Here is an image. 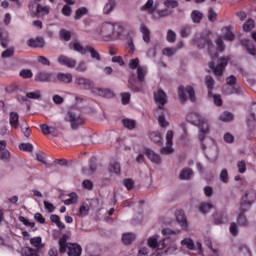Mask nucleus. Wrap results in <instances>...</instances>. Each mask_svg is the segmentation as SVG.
<instances>
[{
    "mask_svg": "<svg viewBox=\"0 0 256 256\" xmlns=\"http://www.w3.org/2000/svg\"><path fill=\"white\" fill-rule=\"evenodd\" d=\"M122 123H123L124 127H126V129H130V130L133 129L136 125L135 120L128 119V118L123 119Z\"/></svg>",
    "mask_w": 256,
    "mask_h": 256,
    "instance_id": "c03bdc74",
    "label": "nucleus"
},
{
    "mask_svg": "<svg viewBox=\"0 0 256 256\" xmlns=\"http://www.w3.org/2000/svg\"><path fill=\"white\" fill-rule=\"evenodd\" d=\"M64 121L70 123L73 129H77L79 125H83L85 119L83 117L73 111H68L64 116Z\"/></svg>",
    "mask_w": 256,
    "mask_h": 256,
    "instance_id": "0eeeda50",
    "label": "nucleus"
},
{
    "mask_svg": "<svg viewBox=\"0 0 256 256\" xmlns=\"http://www.w3.org/2000/svg\"><path fill=\"white\" fill-rule=\"evenodd\" d=\"M27 45L34 49H42V47H45V39L43 37L31 38L27 41Z\"/></svg>",
    "mask_w": 256,
    "mask_h": 256,
    "instance_id": "2eb2a0df",
    "label": "nucleus"
},
{
    "mask_svg": "<svg viewBox=\"0 0 256 256\" xmlns=\"http://www.w3.org/2000/svg\"><path fill=\"white\" fill-rule=\"evenodd\" d=\"M75 83L80 89H91V81L87 78L79 77L75 80Z\"/></svg>",
    "mask_w": 256,
    "mask_h": 256,
    "instance_id": "f3484780",
    "label": "nucleus"
},
{
    "mask_svg": "<svg viewBox=\"0 0 256 256\" xmlns=\"http://www.w3.org/2000/svg\"><path fill=\"white\" fill-rule=\"evenodd\" d=\"M27 97H28V99H40L41 92L35 91V92L27 93Z\"/></svg>",
    "mask_w": 256,
    "mask_h": 256,
    "instance_id": "69168bd1",
    "label": "nucleus"
},
{
    "mask_svg": "<svg viewBox=\"0 0 256 256\" xmlns=\"http://www.w3.org/2000/svg\"><path fill=\"white\" fill-rule=\"evenodd\" d=\"M83 15H87V8H85V7L79 8L76 11L74 19H76V20L81 19V17H83Z\"/></svg>",
    "mask_w": 256,
    "mask_h": 256,
    "instance_id": "3c124183",
    "label": "nucleus"
},
{
    "mask_svg": "<svg viewBox=\"0 0 256 256\" xmlns=\"http://www.w3.org/2000/svg\"><path fill=\"white\" fill-rule=\"evenodd\" d=\"M60 37L64 41H69V39H71V32L67 30H60Z\"/></svg>",
    "mask_w": 256,
    "mask_h": 256,
    "instance_id": "e2e57ef3",
    "label": "nucleus"
},
{
    "mask_svg": "<svg viewBox=\"0 0 256 256\" xmlns=\"http://www.w3.org/2000/svg\"><path fill=\"white\" fill-rule=\"evenodd\" d=\"M158 123L160 127H163V128L169 127V122L167 121L164 115H160L158 117Z\"/></svg>",
    "mask_w": 256,
    "mask_h": 256,
    "instance_id": "bf43d9fd",
    "label": "nucleus"
},
{
    "mask_svg": "<svg viewBox=\"0 0 256 256\" xmlns=\"http://www.w3.org/2000/svg\"><path fill=\"white\" fill-rule=\"evenodd\" d=\"M98 32L104 41H115L121 39V33H123V27L119 23L115 22H103Z\"/></svg>",
    "mask_w": 256,
    "mask_h": 256,
    "instance_id": "f03ea898",
    "label": "nucleus"
},
{
    "mask_svg": "<svg viewBox=\"0 0 256 256\" xmlns=\"http://www.w3.org/2000/svg\"><path fill=\"white\" fill-rule=\"evenodd\" d=\"M181 245H182V247L188 248L190 251L195 250V242L191 238H184L181 241Z\"/></svg>",
    "mask_w": 256,
    "mask_h": 256,
    "instance_id": "c756f323",
    "label": "nucleus"
},
{
    "mask_svg": "<svg viewBox=\"0 0 256 256\" xmlns=\"http://www.w3.org/2000/svg\"><path fill=\"white\" fill-rule=\"evenodd\" d=\"M219 177H220V181H222V183H229V172H227V169H222Z\"/></svg>",
    "mask_w": 256,
    "mask_h": 256,
    "instance_id": "a18cd8bd",
    "label": "nucleus"
},
{
    "mask_svg": "<svg viewBox=\"0 0 256 256\" xmlns=\"http://www.w3.org/2000/svg\"><path fill=\"white\" fill-rule=\"evenodd\" d=\"M20 77H22L23 79H31V77H33V72H31V70H21L20 71Z\"/></svg>",
    "mask_w": 256,
    "mask_h": 256,
    "instance_id": "052dcab7",
    "label": "nucleus"
},
{
    "mask_svg": "<svg viewBox=\"0 0 256 256\" xmlns=\"http://www.w3.org/2000/svg\"><path fill=\"white\" fill-rule=\"evenodd\" d=\"M154 101L158 109H165V103H167V94L165 91L158 90L154 93Z\"/></svg>",
    "mask_w": 256,
    "mask_h": 256,
    "instance_id": "f8f14e48",
    "label": "nucleus"
},
{
    "mask_svg": "<svg viewBox=\"0 0 256 256\" xmlns=\"http://www.w3.org/2000/svg\"><path fill=\"white\" fill-rule=\"evenodd\" d=\"M227 85H230L232 87H239L237 83V78L235 76H229L226 78Z\"/></svg>",
    "mask_w": 256,
    "mask_h": 256,
    "instance_id": "680f3d73",
    "label": "nucleus"
},
{
    "mask_svg": "<svg viewBox=\"0 0 256 256\" xmlns=\"http://www.w3.org/2000/svg\"><path fill=\"white\" fill-rule=\"evenodd\" d=\"M208 19L209 21H216L217 20V12L214 9H210L208 11Z\"/></svg>",
    "mask_w": 256,
    "mask_h": 256,
    "instance_id": "338daca9",
    "label": "nucleus"
},
{
    "mask_svg": "<svg viewBox=\"0 0 256 256\" xmlns=\"http://www.w3.org/2000/svg\"><path fill=\"white\" fill-rule=\"evenodd\" d=\"M69 236L64 235L59 240L60 253H67L68 256H81L83 248L77 243H68Z\"/></svg>",
    "mask_w": 256,
    "mask_h": 256,
    "instance_id": "7ed1b4c3",
    "label": "nucleus"
},
{
    "mask_svg": "<svg viewBox=\"0 0 256 256\" xmlns=\"http://www.w3.org/2000/svg\"><path fill=\"white\" fill-rule=\"evenodd\" d=\"M165 7H167L168 9H175V7L179 6V3L175 0H166L164 2Z\"/></svg>",
    "mask_w": 256,
    "mask_h": 256,
    "instance_id": "864d4df0",
    "label": "nucleus"
},
{
    "mask_svg": "<svg viewBox=\"0 0 256 256\" xmlns=\"http://www.w3.org/2000/svg\"><path fill=\"white\" fill-rule=\"evenodd\" d=\"M193 175V171L189 168H186L180 172V179L187 180Z\"/></svg>",
    "mask_w": 256,
    "mask_h": 256,
    "instance_id": "37998d69",
    "label": "nucleus"
},
{
    "mask_svg": "<svg viewBox=\"0 0 256 256\" xmlns=\"http://www.w3.org/2000/svg\"><path fill=\"white\" fill-rule=\"evenodd\" d=\"M42 238L41 237H34L30 239V244L33 247H36V249H39L41 247Z\"/></svg>",
    "mask_w": 256,
    "mask_h": 256,
    "instance_id": "de8ad7c7",
    "label": "nucleus"
},
{
    "mask_svg": "<svg viewBox=\"0 0 256 256\" xmlns=\"http://www.w3.org/2000/svg\"><path fill=\"white\" fill-rule=\"evenodd\" d=\"M89 213V206L87 203H82L79 210H78V215L80 217H85Z\"/></svg>",
    "mask_w": 256,
    "mask_h": 256,
    "instance_id": "79ce46f5",
    "label": "nucleus"
},
{
    "mask_svg": "<svg viewBox=\"0 0 256 256\" xmlns=\"http://www.w3.org/2000/svg\"><path fill=\"white\" fill-rule=\"evenodd\" d=\"M50 220L52 221V223H55V225H57L59 229H65V223L61 221V218L58 215L52 214L50 216Z\"/></svg>",
    "mask_w": 256,
    "mask_h": 256,
    "instance_id": "2f4dec72",
    "label": "nucleus"
},
{
    "mask_svg": "<svg viewBox=\"0 0 256 256\" xmlns=\"http://www.w3.org/2000/svg\"><path fill=\"white\" fill-rule=\"evenodd\" d=\"M149 137L154 143H160V145L163 143V137H161V133L159 132H151Z\"/></svg>",
    "mask_w": 256,
    "mask_h": 256,
    "instance_id": "e433bc0d",
    "label": "nucleus"
},
{
    "mask_svg": "<svg viewBox=\"0 0 256 256\" xmlns=\"http://www.w3.org/2000/svg\"><path fill=\"white\" fill-rule=\"evenodd\" d=\"M68 197V199L64 200V205H75L79 201V196L75 192L70 193Z\"/></svg>",
    "mask_w": 256,
    "mask_h": 256,
    "instance_id": "bb28decb",
    "label": "nucleus"
},
{
    "mask_svg": "<svg viewBox=\"0 0 256 256\" xmlns=\"http://www.w3.org/2000/svg\"><path fill=\"white\" fill-rule=\"evenodd\" d=\"M178 96L180 103H185L187 99H190V101H195V90L191 86H187L186 88L180 86L178 89Z\"/></svg>",
    "mask_w": 256,
    "mask_h": 256,
    "instance_id": "6e6552de",
    "label": "nucleus"
},
{
    "mask_svg": "<svg viewBox=\"0 0 256 256\" xmlns=\"http://www.w3.org/2000/svg\"><path fill=\"white\" fill-rule=\"evenodd\" d=\"M139 58H133L129 61L128 67L132 70L137 69L138 81L143 83L145 76L147 75V67L139 65Z\"/></svg>",
    "mask_w": 256,
    "mask_h": 256,
    "instance_id": "423d86ee",
    "label": "nucleus"
},
{
    "mask_svg": "<svg viewBox=\"0 0 256 256\" xmlns=\"http://www.w3.org/2000/svg\"><path fill=\"white\" fill-rule=\"evenodd\" d=\"M255 27V21L253 19H248L244 24H243V29L244 31H251Z\"/></svg>",
    "mask_w": 256,
    "mask_h": 256,
    "instance_id": "49530a36",
    "label": "nucleus"
},
{
    "mask_svg": "<svg viewBox=\"0 0 256 256\" xmlns=\"http://www.w3.org/2000/svg\"><path fill=\"white\" fill-rule=\"evenodd\" d=\"M140 31L142 33L143 41L145 43H150L151 42V31L149 30V28H147V26L142 24L140 26Z\"/></svg>",
    "mask_w": 256,
    "mask_h": 256,
    "instance_id": "6ab92c4d",
    "label": "nucleus"
},
{
    "mask_svg": "<svg viewBox=\"0 0 256 256\" xmlns=\"http://www.w3.org/2000/svg\"><path fill=\"white\" fill-rule=\"evenodd\" d=\"M196 126L199 128L201 133H209V123L207 122V119L202 118L200 123L196 124Z\"/></svg>",
    "mask_w": 256,
    "mask_h": 256,
    "instance_id": "a878e982",
    "label": "nucleus"
},
{
    "mask_svg": "<svg viewBox=\"0 0 256 256\" xmlns=\"http://www.w3.org/2000/svg\"><path fill=\"white\" fill-rule=\"evenodd\" d=\"M202 119L203 117L201 116V114L197 112H190L186 116V121H188V123H191L192 125H199Z\"/></svg>",
    "mask_w": 256,
    "mask_h": 256,
    "instance_id": "dca6fc26",
    "label": "nucleus"
},
{
    "mask_svg": "<svg viewBox=\"0 0 256 256\" xmlns=\"http://www.w3.org/2000/svg\"><path fill=\"white\" fill-rule=\"evenodd\" d=\"M211 209H213V204H211V203L202 202L199 205V211H200V213H203L204 215H205V213H209V211H211Z\"/></svg>",
    "mask_w": 256,
    "mask_h": 256,
    "instance_id": "58836bf2",
    "label": "nucleus"
},
{
    "mask_svg": "<svg viewBox=\"0 0 256 256\" xmlns=\"http://www.w3.org/2000/svg\"><path fill=\"white\" fill-rule=\"evenodd\" d=\"M228 64H229V58H221L217 66H215V63L213 62H210L208 66L210 69H212L216 77H221V75H223V72L225 71V68L227 67Z\"/></svg>",
    "mask_w": 256,
    "mask_h": 256,
    "instance_id": "1a4fd4ad",
    "label": "nucleus"
},
{
    "mask_svg": "<svg viewBox=\"0 0 256 256\" xmlns=\"http://www.w3.org/2000/svg\"><path fill=\"white\" fill-rule=\"evenodd\" d=\"M223 93H225V95H233L234 93H239V86H231L227 84L223 88Z\"/></svg>",
    "mask_w": 256,
    "mask_h": 256,
    "instance_id": "7c9ffc66",
    "label": "nucleus"
},
{
    "mask_svg": "<svg viewBox=\"0 0 256 256\" xmlns=\"http://www.w3.org/2000/svg\"><path fill=\"white\" fill-rule=\"evenodd\" d=\"M242 45H244L247 48V52L250 55H253V56L256 55V48H255V46H253V43L250 40L242 41Z\"/></svg>",
    "mask_w": 256,
    "mask_h": 256,
    "instance_id": "c85d7f7f",
    "label": "nucleus"
},
{
    "mask_svg": "<svg viewBox=\"0 0 256 256\" xmlns=\"http://www.w3.org/2000/svg\"><path fill=\"white\" fill-rule=\"evenodd\" d=\"M166 39L169 43H175V39H177V34L173 30H168Z\"/></svg>",
    "mask_w": 256,
    "mask_h": 256,
    "instance_id": "8fccbe9b",
    "label": "nucleus"
},
{
    "mask_svg": "<svg viewBox=\"0 0 256 256\" xmlns=\"http://www.w3.org/2000/svg\"><path fill=\"white\" fill-rule=\"evenodd\" d=\"M145 153H146L148 159H150V161H152V163H161V157L158 156V154L155 153V151H153L149 148H146Z\"/></svg>",
    "mask_w": 256,
    "mask_h": 256,
    "instance_id": "a211bd4d",
    "label": "nucleus"
},
{
    "mask_svg": "<svg viewBox=\"0 0 256 256\" xmlns=\"http://www.w3.org/2000/svg\"><path fill=\"white\" fill-rule=\"evenodd\" d=\"M214 222L216 223V225H221V223H226L227 222V212L226 211L218 212L214 216Z\"/></svg>",
    "mask_w": 256,
    "mask_h": 256,
    "instance_id": "aec40b11",
    "label": "nucleus"
},
{
    "mask_svg": "<svg viewBox=\"0 0 256 256\" xmlns=\"http://www.w3.org/2000/svg\"><path fill=\"white\" fill-rule=\"evenodd\" d=\"M205 85L208 89V95L211 97V91H213V87L215 85V80H213V77L211 76H206L205 78Z\"/></svg>",
    "mask_w": 256,
    "mask_h": 256,
    "instance_id": "72a5a7b5",
    "label": "nucleus"
},
{
    "mask_svg": "<svg viewBox=\"0 0 256 256\" xmlns=\"http://www.w3.org/2000/svg\"><path fill=\"white\" fill-rule=\"evenodd\" d=\"M109 171L110 173H115L116 175H119V173H121V164L115 161L111 162L109 165Z\"/></svg>",
    "mask_w": 256,
    "mask_h": 256,
    "instance_id": "c9c22d12",
    "label": "nucleus"
},
{
    "mask_svg": "<svg viewBox=\"0 0 256 256\" xmlns=\"http://www.w3.org/2000/svg\"><path fill=\"white\" fill-rule=\"evenodd\" d=\"M0 43L3 48L9 45V33L0 29Z\"/></svg>",
    "mask_w": 256,
    "mask_h": 256,
    "instance_id": "b1692460",
    "label": "nucleus"
},
{
    "mask_svg": "<svg viewBox=\"0 0 256 256\" xmlns=\"http://www.w3.org/2000/svg\"><path fill=\"white\" fill-rule=\"evenodd\" d=\"M194 44L197 45L198 49H205L206 47L212 61L219 57V52L221 53L225 51V44H223L221 37H218L216 40V47L213 45L209 37H196Z\"/></svg>",
    "mask_w": 256,
    "mask_h": 256,
    "instance_id": "f257e3e1",
    "label": "nucleus"
},
{
    "mask_svg": "<svg viewBox=\"0 0 256 256\" xmlns=\"http://www.w3.org/2000/svg\"><path fill=\"white\" fill-rule=\"evenodd\" d=\"M19 149L21 151H26L27 153H31L33 151V145L30 143H22L19 145Z\"/></svg>",
    "mask_w": 256,
    "mask_h": 256,
    "instance_id": "09e8293b",
    "label": "nucleus"
},
{
    "mask_svg": "<svg viewBox=\"0 0 256 256\" xmlns=\"http://www.w3.org/2000/svg\"><path fill=\"white\" fill-rule=\"evenodd\" d=\"M175 217L181 229L187 231V229L189 228V223L187 222V218L185 217V213L183 212V210H177L175 212Z\"/></svg>",
    "mask_w": 256,
    "mask_h": 256,
    "instance_id": "ddd939ff",
    "label": "nucleus"
},
{
    "mask_svg": "<svg viewBox=\"0 0 256 256\" xmlns=\"http://www.w3.org/2000/svg\"><path fill=\"white\" fill-rule=\"evenodd\" d=\"M1 159L6 163H8V161H11V152H9V150H3L1 152Z\"/></svg>",
    "mask_w": 256,
    "mask_h": 256,
    "instance_id": "5fc2aeb1",
    "label": "nucleus"
},
{
    "mask_svg": "<svg viewBox=\"0 0 256 256\" xmlns=\"http://www.w3.org/2000/svg\"><path fill=\"white\" fill-rule=\"evenodd\" d=\"M36 15L43 17L44 15H49V6H43L39 3L36 4Z\"/></svg>",
    "mask_w": 256,
    "mask_h": 256,
    "instance_id": "393cba45",
    "label": "nucleus"
},
{
    "mask_svg": "<svg viewBox=\"0 0 256 256\" xmlns=\"http://www.w3.org/2000/svg\"><path fill=\"white\" fill-rule=\"evenodd\" d=\"M115 5V0H108L103 8L104 15H109V13L113 12V9H115Z\"/></svg>",
    "mask_w": 256,
    "mask_h": 256,
    "instance_id": "cd10ccee",
    "label": "nucleus"
},
{
    "mask_svg": "<svg viewBox=\"0 0 256 256\" xmlns=\"http://www.w3.org/2000/svg\"><path fill=\"white\" fill-rule=\"evenodd\" d=\"M70 48L74 51H77V53H80L81 55H85L86 53H90L92 59H96V61H100L101 55L95 48L91 46H83L79 42H73L70 44Z\"/></svg>",
    "mask_w": 256,
    "mask_h": 256,
    "instance_id": "20e7f679",
    "label": "nucleus"
},
{
    "mask_svg": "<svg viewBox=\"0 0 256 256\" xmlns=\"http://www.w3.org/2000/svg\"><path fill=\"white\" fill-rule=\"evenodd\" d=\"M9 121L13 129H19V114L17 112L10 113Z\"/></svg>",
    "mask_w": 256,
    "mask_h": 256,
    "instance_id": "412c9836",
    "label": "nucleus"
},
{
    "mask_svg": "<svg viewBox=\"0 0 256 256\" xmlns=\"http://www.w3.org/2000/svg\"><path fill=\"white\" fill-rule=\"evenodd\" d=\"M181 37H189L191 35V28L189 26H184L180 28Z\"/></svg>",
    "mask_w": 256,
    "mask_h": 256,
    "instance_id": "6e6d98bb",
    "label": "nucleus"
},
{
    "mask_svg": "<svg viewBox=\"0 0 256 256\" xmlns=\"http://www.w3.org/2000/svg\"><path fill=\"white\" fill-rule=\"evenodd\" d=\"M220 121H223L224 123H229L233 119V114L231 112H223L220 117Z\"/></svg>",
    "mask_w": 256,
    "mask_h": 256,
    "instance_id": "ea45409f",
    "label": "nucleus"
},
{
    "mask_svg": "<svg viewBox=\"0 0 256 256\" xmlns=\"http://www.w3.org/2000/svg\"><path fill=\"white\" fill-rule=\"evenodd\" d=\"M44 207L48 213H53V211H55V206L49 201H44Z\"/></svg>",
    "mask_w": 256,
    "mask_h": 256,
    "instance_id": "0e129e2a",
    "label": "nucleus"
},
{
    "mask_svg": "<svg viewBox=\"0 0 256 256\" xmlns=\"http://www.w3.org/2000/svg\"><path fill=\"white\" fill-rule=\"evenodd\" d=\"M20 223H23V225H26V227H30L31 229H33V227H35V224L31 221H29L28 219H26L23 216H20L19 218Z\"/></svg>",
    "mask_w": 256,
    "mask_h": 256,
    "instance_id": "4d7b16f0",
    "label": "nucleus"
},
{
    "mask_svg": "<svg viewBox=\"0 0 256 256\" xmlns=\"http://www.w3.org/2000/svg\"><path fill=\"white\" fill-rule=\"evenodd\" d=\"M237 169L239 173H245L247 171V164L245 163V161H239L237 163Z\"/></svg>",
    "mask_w": 256,
    "mask_h": 256,
    "instance_id": "13d9d810",
    "label": "nucleus"
},
{
    "mask_svg": "<svg viewBox=\"0 0 256 256\" xmlns=\"http://www.w3.org/2000/svg\"><path fill=\"white\" fill-rule=\"evenodd\" d=\"M57 79L60 83H72L73 82V75L69 73H58Z\"/></svg>",
    "mask_w": 256,
    "mask_h": 256,
    "instance_id": "4be33fe9",
    "label": "nucleus"
},
{
    "mask_svg": "<svg viewBox=\"0 0 256 256\" xmlns=\"http://www.w3.org/2000/svg\"><path fill=\"white\" fill-rule=\"evenodd\" d=\"M25 255L26 256H39L37 251H35L33 248H30V247L25 249Z\"/></svg>",
    "mask_w": 256,
    "mask_h": 256,
    "instance_id": "774afa93",
    "label": "nucleus"
},
{
    "mask_svg": "<svg viewBox=\"0 0 256 256\" xmlns=\"http://www.w3.org/2000/svg\"><path fill=\"white\" fill-rule=\"evenodd\" d=\"M15 55V48L9 47L5 51L2 52L1 56L3 59H9V57H13Z\"/></svg>",
    "mask_w": 256,
    "mask_h": 256,
    "instance_id": "a19ab883",
    "label": "nucleus"
},
{
    "mask_svg": "<svg viewBox=\"0 0 256 256\" xmlns=\"http://www.w3.org/2000/svg\"><path fill=\"white\" fill-rule=\"evenodd\" d=\"M256 200V192L255 190L248 191L243 197H242V204L240 206V211H247L253 203H255Z\"/></svg>",
    "mask_w": 256,
    "mask_h": 256,
    "instance_id": "9d476101",
    "label": "nucleus"
},
{
    "mask_svg": "<svg viewBox=\"0 0 256 256\" xmlns=\"http://www.w3.org/2000/svg\"><path fill=\"white\" fill-rule=\"evenodd\" d=\"M191 19L193 23H201V19H203V13L199 10H194L191 13Z\"/></svg>",
    "mask_w": 256,
    "mask_h": 256,
    "instance_id": "f704fd0d",
    "label": "nucleus"
},
{
    "mask_svg": "<svg viewBox=\"0 0 256 256\" xmlns=\"http://www.w3.org/2000/svg\"><path fill=\"white\" fill-rule=\"evenodd\" d=\"M36 81H40L41 83H47L51 81V74L47 72H41L36 76Z\"/></svg>",
    "mask_w": 256,
    "mask_h": 256,
    "instance_id": "473e14b6",
    "label": "nucleus"
},
{
    "mask_svg": "<svg viewBox=\"0 0 256 256\" xmlns=\"http://www.w3.org/2000/svg\"><path fill=\"white\" fill-rule=\"evenodd\" d=\"M122 241L123 243H125V245H130V243H133V241H135V234L133 233L123 234Z\"/></svg>",
    "mask_w": 256,
    "mask_h": 256,
    "instance_id": "4c0bfd02",
    "label": "nucleus"
},
{
    "mask_svg": "<svg viewBox=\"0 0 256 256\" xmlns=\"http://www.w3.org/2000/svg\"><path fill=\"white\" fill-rule=\"evenodd\" d=\"M173 131L168 130L166 133V146L161 148L163 155H171L173 153Z\"/></svg>",
    "mask_w": 256,
    "mask_h": 256,
    "instance_id": "9b49d317",
    "label": "nucleus"
},
{
    "mask_svg": "<svg viewBox=\"0 0 256 256\" xmlns=\"http://www.w3.org/2000/svg\"><path fill=\"white\" fill-rule=\"evenodd\" d=\"M163 55H165L166 57H173V55L175 53H177V50L175 48H164L162 51Z\"/></svg>",
    "mask_w": 256,
    "mask_h": 256,
    "instance_id": "603ef678",
    "label": "nucleus"
},
{
    "mask_svg": "<svg viewBox=\"0 0 256 256\" xmlns=\"http://www.w3.org/2000/svg\"><path fill=\"white\" fill-rule=\"evenodd\" d=\"M222 35L226 41H233L235 39V34H233L229 26L222 28Z\"/></svg>",
    "mask_w": 256,
    "mask_h": 256,
    "instance_id": "5701e85b",
    "label": "nucleus"
},
{
    "mask_svg": "<svg viewBox=\"0 0 256 256\" xmlns=\"http://www.w3.org/2000/svg\"><path fill=\"white\" fill-rule=\"evenodd\" d=\"M58 63L60 65H64L65 67H68L69 69H73L75 65H77V61L73 58H69V56L60 55L58 57Z\"/></svg>",
    "mask_w": 256,
    "mask_h": 256,
    "instance_id": "4468645a",
    "label": "nucleus"
},
{
    "mask_svg": "<svg viewBox=\"0 0 256 256\" xmlns=\"http://www.w3.org/2000/svg\"><path fill=\"white\" fill-rule=\"evenodd\" d=\"M153 0H148L146 4L143 6L144 11H148L150 15L154 17V19H159V17H169L171 11L169 9H164L161 11H157V5H155Z\"/></svg>",
    "mask_w": 256,
    "mask_h": 256,
    "instance_id": "39448f33",
    "label": "nucleus"
}]
</instances>
